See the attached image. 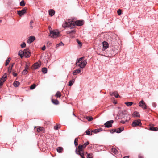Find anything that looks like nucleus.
Returning a JSON list of instances; mask_svg holds the SVG:
<instances>
[{
  "label": "nucleus",
  "mask_w": 158,
  "mask_h": 158,
  "mask_svg": "<svg viewBox=\"0 0 158 158\" xmlns=\"http://www.w3.org/2000/svg\"><path fill=\"white\" fill-rule=\"evenodd\" d=\"M43 129H44V128L43 127H40L37 128V131L38 132H39L41 131H42L43 130Z\"/></svg>",
  "instance_id": "34"
},
{
  "label": "nucleus",
  "mask_w": 158,
  "mask_h": 158,
  "mask_svg": "<svg viewBox=\"0 0 158 158\" xmlns=\"http://www.w3.org/2000/svg\"><path fill=\"white\" fill-rule=\"evenodd\" d=\"M36 127H35V128Z\"/></svg>",
  "instance_id": "63"
},
{
  "label": "nucleus",
  "mask_w": 158,
  "mask_h": 158,
  "mask_svg": "<svg viewBox=\"0 0 158 158\" xmlns=\"http://www.w3.org/2000/svg\"><path fill=\"white\" fill-rule=\"evenodd\" d=\"M64 45V44L62 42H61L59 43V44H57L56 45V47H58L59 46H62L63 45Z\"/></svg>",
  "instance_id": "39"
},
{
  "label": "nucleus",
  "mask_w": 158,
  "mask_h": 158,
  "mask_svg": "<svg viewBox=\"0 0 158 158\" xmlns=\"http://www.w3.org/2000/svg\"><path fill=\"white\" fill-rule=\"evenodd\" d=\"M20 6H24L25 5V3L24 0H22L20 3Z\"/></svg>",
  "instance_id": "35"
},
{
  "label": "nucleus",
  "mask_w": 158,
  "mask_h": 158,
  "mask_svg": "<svg viewBox=\"0 0 158 158\" xmlns=\"http://www.w3.org/2000/svg\"><path fill=\"white\" fill-rule=\"evenodd\" d=\"M74 81H73V80H72L70 81L69 82V86H71L73 84Z\"/></svg>",
  "instance_id": "38"
},
{
  "label": "nucleus",
  "mask_w": 158,
  "mask_h": 158,
  "mask_svg": "<svg viewBox=\"0 0 158 158\" xmlns=\"http://www.w3.org/2000/svg\"><path fill=\"white\" fill-rule=\"evenodd\" d=\"M84 57H83L77 60L76 63V65L78 66L81 68H84L87 64V62L86 60H84Z\"/></svg>",
  "instance_id": "3"
},
{
  "label": "nucleus",
  "mask_w": 158,
  "mask_h": 158,
  "mask_svg": "<svg viewBox=\"0 0 158 158\" xmlns=\"http://www.w3.org/2000/svg\"><path fill=\"white\" fill-rule=\"evenodd\" d=\"M114 95L115 96V97L116 98H121L120 96L118 95V92L116 91V93H115Z\"/></svg>",
  "instance_id": "37"
},
{
  "label": "nucleus",
  "mask_w": 158,
  "mask_h": 158,
  "mask_svg": "<svg viewBox=\"0 0 158 158\" xmlns=\"http://www.w3.org/2000/svg\"><path fill=\"white\" fill-rule=\"evenodd\" d=\"M86 118L89 121H91L93 119L92 116H87Z\"/></svg>",
  "instance_id": "31"
},
{
  "label": "nucleus",
  "mask_w": 158,
  "mask_h": 158,
  "mask_svg": "<svg viewBox=\"0 0 158 158\" xmlns=\"http://www.w3.org/2000/svg\"><path fill=\"white\" fill-rule=\"evenodd\" d=\"M61 96V94L59 91H57L55 95V97L57 98H60Z\"/></svg>",
  "instance_id": "19"
},
{
  "label": "nucleus",
  "mask_w": 158,
  "mask_h": 158,
  "mask_svg": "<svg viewBox=\"0 0 158 158\" xmlns=\"http://www.w3.org/2000/svg\"><path fill=\"white\" fill-rule=\"evenodd\" d=\"M115 93H116V91H114V92H110V94L111 95H114V94Z\"/></svg>",
  "instance_id": "44"
},
{
  "label": "nucleus",
  "mask_w": 158,
  "mask_h": 158,
  "mask_svg": "<svg viewBox=\"0 0 158 158\" xmlns=\"http://www.w3.org/2000/svg\"><path fill=\"white\" fill-rule=\"evenodd\" d=\"M58 125H56L55 126H54V129L56 130H57L58 129Z\"/></svg>",
  "instance_id": "45"
},
{
  "label": "nucleus",
  "mask_w": 158,
  "mask_h": 158,
  "mask_svg": "<svg viewBox=\"0 0 158 158\" xmlns=\"http://www.w3.org/2000/svg\"><path fill=\"white\" fill-rule=\"evenodd\" d=\"M33 23V21L32 20H31L30 22V25H31Z\"/></svg>",
  "instance_id": "49"
},
{
  "label": "nucleus",
  "mask_w": 158,
  "mask_h": 158,
  "mask_svg": "<svg viewBox=\"0 0 158 158\" xmlns=\"http://www.w3.org/2000/svg\"><path fill=\"white\" fill-rule=\"evenodd\" d=\"M85 135V134H83V135Z\"/></svg>",
  "instance_id": "59"
},
{
  "label": "nucleus",
  "mask_w": 158,
  "mask_h": 158,
  "mask_svg": "<svg viewBox=\"0 0 158 158\" xmlns=\"http://www.w3.org/2000/svg\"><path fill=\"white\" fill-rule=\"evenodd\" d=\"M142 124L140 120H135L134 121L132 124L133 127H135L136 126H140Z\"/></svg>",
  "instance_id": "5"
},
{
  "label": "nucleus",
  "mask_w": 158,
  "mask_h": 158,
  "mask_svg": "<svg viewBox=\"0 0 158 158\" xmlns=\"http://www.w3.org/2000/svg\"><path fill=\"white\" fill-rule=\"evenodd\" d=\"M0 22H1V21L0 20Z\"/></svg>",
  "instance_id": "60"
},
{
  "label": "nucleus",
  "mask_w": 158,
  "mask_h": 158,
  "mask_svg": "<svg viewBox=\"0 0 158 158\" xmlns=\"http://www.w3.org/2000/svg\"><path fill=\"white\" fill-rule=\"evenodd\" d=\"M42 71L43 73L45 74L47 73V69L46 68H43L42 69Z\"/></svg>",
  "instance_id": "27"
},
{
  "label": "nucleus",
  "mask_w": 158,
  "mask_h": 158,
  "mask_svg": "<svg viewBox=\"0 0 158 158\" xmlns=\"http://www.w3.org/2000/svg\"><path fill=\"white\" fill-rule=\"evenodd\" d=\"M103 48L102 49V51H104L108 47V44L107 42L104 41L102 42Z\"/></svg>",
  "instance_id": "10"
},
{
  "label": "nucleus",
  "mask_w": 158,
  "mask_h": 158,
  "mask_svg": "<svg viewBox=\"0 0 158 158\" xmlns=\"http://www.w3.org/2000/svg\"><path fill=\"white\" fill-rule=\"evenodd\" d=\"M123 127H122L121 128L115 129L114 131H113V132H112V133H113L114 132H115L117 133H120L123 130Z\"/></svg>",
  "instance_id": "12"
},
{
  "label": "nucleus",
  "mask_w": 158,
  "mask_h": 158,
  "mask_svg": "<svg viewBox=\"0 0 158 158\" xmlns=\"http://www.w3.org/2000/svg\"><path fill=\"white\" fill-rule=\"evenodd\" d=\"M87 158H93L92 154H88L87 155Z\"/></svg>",
  "instance_id": "40"
},
{
  "label": "nucleus",
  "mask_w": 158,
  "mask_h": 158,
  "mask_svg": "<svg viewBox=\"0 0 158 158\" xmlns=\"http://www.w3.org/2000/svg\"><path fill=\"white\" fill-rule=\"evenodd\" d=\"M125 103L127 106H130L132 105L133 102H126Z\"/></svg>",
  "instance_id": "26"
},
{
  "label": "nucleus",
  "mask_w": 158,
  "mask_h": 158,
  "mask_svg": "<svg viewBox=\"0 0 158 158\" xmlns=\"http://www.w3.org/2000/svg\"><path fill=\"white\" fill-rule=\"evenodd\" d=\"M133 116L138 117L139 116V113L138 112H135L133 113Z\"/></svg>",
  "instance_id": "32"
},
{
  "label": "nucleus",
  "mask_w": 158,
  "mask_h": 158,
  "mask_svg": "<svg viewBox=\"0 0 158 158\" xmlns=\"http://www.w3.org/2000/svg\"><path fill=\"white\" fill-rule=\"evenodd\" d=\"M115 104H116V102H115Z\"/></svg>",
  "instance_id": "61"
},
{
  "label": "nucleus",
  "mask_w": 158,
  "mask_h": 158,
  "mask_svg": "<svg viewBox=\"0 0 158 158\" xmlns=\"http://www.w3.org/2000/svg\"><path fill=\"white\" fill-rule=\"evenodd\" d=\"M113 41H112L111 42V44H114L113 43Z\"/></svg>",
  "instance_id": "56"
},
{
  "label": "nucleus",
  "mask_w": 158,
  "mask_h": 158,
  "mask_svg": "<svg viewBox=\"0 0 158 158\" xmlns=\"http://www.w3.org/2000/svg\"><path fill=\"white\" fill-rule=\"evenodd\" d=\"M78 138H76L75 139L74 141V143L76 146L78 145Z\"/></svg>",
  "instance_id": "33"
},
{
  "label": "nucleus",
  "mask_w": 158,
  "mask_h": 158,
  "mask_svg": "<svg viewBox=\"0 0 158 158\" xmlns=\"http://www.w3.org/2000/svg\"><path fill=\"white\" fill-rule=\"evenodd\" d=\"M14 63L12 64L11 66H10L8 67V72L9 73H10L11 72V70L12 69L13 66V65L14 64Z\"/></svg>",
  "instance_id": "24"
},
{
  "label": "nucleus",
  "mask_w": 158,
  "mask_h": 158,
  "mask_svg": "<svg viewBox=\"0 0 158 158\" xmlns=\"http://www.w3.org/2000/svg\"><path fill=\"white\" fill-rule=\"evenodd\" d=\"M19 83L18 81H15L13 83V85L15 87L18 86L19 85Z\"/></svg>",
  "instance_id": "25"
},
{
  "label": "nucleus",
  "mask_w": 158,
  "mask_h": 158,
  "mask_svg": "<svg viewBox=\"0 0 158 158\" xmlns=\"http://www.w3.org/2000/svg\"><path fill=\"white\" fill-rule=\"evenodd\" d=\"M40 64L36 62L33 65V68L34 69H36L39 68L40 66Z\"/></svg>",
  "instance_id": "14"
},
{
  "label": "nucleus",
  "mask_w": 158,
  "mask_h": 158,
  "mask_svg": "<svg viewBox=\"0 0 158 158\" xmlns=\"http://www.w3.org/2000/svg\"><path fill=\"white\" fill-rule=\"evenodd\" d=\"M27 9L26 7L23 8L21 10L18 11L17 12L18 14L20 16L23 15L25 13H26Z\"/></svg>",
  "instance_id": "6"
},
{
  "label": "nucleus",
  "mask_w": 158,
  "mask_h": 158,
  "mask_svg": "<svg viewBox=\"0 0 158 158\" xmlns=\"http://www.w3.org/2000/svg\"><path fill=\"white\" fill-rule=\"evenodd\" d=\"M120 123L123 124H124L125 123V122L124 121H121Z\"/></svg>",
  "instance_id": "51"
},
{
  "label": "nucleus",
  "mask_w": 158,
  "mask_h": 158,
  "mask_svg": "<svg viewBox=\"0 0 158 158\" xmlns=\"http://www.w3.org/2000/svg\"><path fill=\"white\" fill-rule=\"evenodd\" d=\"M86 134L89 135H92V131L90 130L89 129L86 130L85 131Z\"/></svg>",
  "instance_id": "18"
},
{
  "label": "nucleus",
  "mask_w": 158,
  "mask_h": 158,
  "mask_svg": "<svg viewBox=\"0 0 158 158\" xmlns=\"http://www.w3.org/2000/svg\"><path fill=\"white\" fill-rule=\"evenodd\" d=\"M81 70V68H79L75 70H74L73 72V74L74 75H76L77 73H80Z\"/></svg>",
  "instance_id": "15"
},
{
  "label": "nucleus",
  "mask_w": 158,
  "mask_h": 158,
  "mask_svg": "<svg viewBox=\"0 0 158 158\" xmlns=\"http://www.w3.org/2000/svg\"><path fill=\"white\" fill-rule=\"evenodd\" d=\"M26 44L24 42H23L21 45V47L22 48H24L26 47Z\"/></svg>",
  "instance_id": "42"
},
{
  "label": "nucleus",
  "mask_w": 158,
  "mask_h": 158,
  "mask_svg": "<svg viewBox=\"0 0 158 158\" xmlns=\"http://www.w3.org/2000/svg\"><path fill=\"white\" fill-rule=\"evenodd\" d=\"M36 87V85L35 84H33L30 87V89H33Z\"/></svg>",
  "instance_id": "36"
},
{
  "label": "nucleus",
  "mask_w": 158,
  "mask_h": 158,
  "mask_svg": "<svg viewBox=\"0 0 158 158\" xmlns=\"http://www.w3.org/2000/svg\"><path fill=\"white\" fill-rule=\"evenodd\" d=\"M73 115H74V116H75V115L74 114V113L73 112Z\"/></svg>",
  "instance_id": "58"
},
{
  "label": "nucleus",
  "mask_w": 158,
  "mask_h": 158,
  "mask_svg": "<svg viewBox=\"0 0 158 158\" xmlns=\"http://www.w3.org/2000/svg\"><path fill=\"white\" fill-rule=\"evenodd\" d=\"M19 53L20 57L22 58L24 55L23 52L22 51H19Z\"/></svg>",
  "instance_id": "29"
},
{
  "label": "nucleus",
  "mask_w": 158,
  "mask_h": 158,
  "mask_svg": "<svg viewBox=\"0 0 158 158\" xmlns=\"http://www.w3.org/2000/svg\"><path fill=\"white\" fill-rule=\"evenodd\" d=\"M115 104H116V102H115Z\"/></svg>",
  "instance_id": "62"
},
{
  "label": "nucleus",
  "mask_w": 158,
  "mask_h": 158,
  "mask_svg": "<svg viewBox=\"0 0 158 158\" xmlns=\"http://www.w3.org/2000/svg\"><path fill=\"white\" fill-rule=\"evenodd\" d=\"M46 47L45 45H44L43 47L42 48V50L44 51Z\"/></svg>",
  "instance_id": "46"
},
{
  "label": "nucleus",
  "mask_w": 158,
  "mask_h": 158,
  "mask_svg": "<svg viewBox=\"0 0 158 158\" xmlns=\"http://www.w3.org/2000/svg\"><path fill=\"white\" fill-rule=\"evenodd\" d=\"M30 27L31 29H32L33 27L32 26V24L30 25Z\"/></svg>",
  "instance_id": "52"
},
{
  "label": "nucleus",
  "mask_w": 158,
  "mask_h": 158,
  "mask_svg": "<svg viewBox=\"0 0 158 158\" xmlns=\"http://www.w3.org/2000/svg\"><path fill=\"white\" fill-rule=\"evenodd\" d=\"M139 158H143V157L142 156H139Z\"/></svg>",
  "instance_id": "53"
},
{
  "label": "nucleus",
  "mask_w": 158,
  "mask_h": 158,
  "mask_svg": "<svg viewBox=\"0 0 158 158\" xmlns=\"http://www.w3.org/2000/svg\"><path fill=\"white\" fill-rule=\"evenodd\" d=\"M49 36L53 38L58 37L60 36L59 31L56 30L50 31V33Z\"/></svg>",
  "instance_id": "4"
},
{
  "label": "nucleus",
  "mask_w": 158,
  "mask_h": 158,
  "mask_svg": "<svg viewBox=\"0 0 158 158\" xmlns=\"http://www.w3.org/2000/svg\"><path fill=\"white\" fill-rule=\"evenodd\" d=\"M48 12L49 15L51 16H53L55 13V11L52 9L49 10Z\"/></svg>",
  "instance_id": "17"
},
{
  "label": "nucleus",
  "mask_w": 158,
  "mask_h": 158,
  "mask_svg": "<svg viewBox=\"0 0 158 158\" xmlns=\"http://www.w3.org/2000/svg\"><path fill=\"white\" fill-rule=\"evenodd\" d=\"M102 129L101 128L96 129L93 130H92V132H93L94 133H96L102 131Z\"/></svg>",
  "instance_id": "16"
},
{
  "label": "nucleus",
  "mask_w": 158,
  "mask_h": 158,
  "mask_svg": "<svg viewBox=\"0 0 158 158\" xmlns=\"http://www.w3.org/2000/svg\"><path fill=\"white\" fill-rule=\"evenodd\" d=\"M63 150V148L61 147H58L57 148V151L59 153L61 152Z\"/></svg>",
  "instance_id": "23"
},
{
  "label": "nucleus",
  "mask_w": 158,
  "mask_h": 158,
  "mask_svg": "<svg viewBox=\"0 0 158 158\" xmlns=\"http://www.w3.org/2000/svg\"><path fill=\"white\" fill-rule=\"evenodd\" d=\"M158 128L157 127H155L152 126H151L150 127V130L153 131H157Z\"/></svg>",
  "instance_id": "20"
},
{
  "label": "nucleus",
  "mask_w": 158,
  "mask_h": 158,
  "mask_svg": "<svg viewBox=\"0 0 158 158\" xmlns=\"http://www.w3.org/2000/svg\"><path fill=\"white\" fill-rule=\"evenodd\" d=\"M11 60V58L10 57L8 58L6 61L5 65H7Z\"/></svg>",
  "instance_id": "28"
},
{
  "label": "nucleus",
  "mask_w": 158,
  "mask_h": 158,
  "mask_svg": "<svg viewBox=\"0 0 158 158\" xmlns=\"http://www.w3.org/2000/svg\"><path fill=\"white\" fill-rule=\"evenodd\" d=\"M24 55L26 57H28L30 56V53L29 52V50L28 49H24Z\"/></svg>",
  "instance_id": "9"
},
{
  "label": "nucleus",
  "mask_w": 158,
  "mask_h": 158,
  "mask_svg": "<svg viewBox=\"0 0 158 158\" xmlns=\"http://www.w3.org/2000/svg\"><path fill=\"white\" fill-rule=\"evenodd\" d=\"M124 158H129V157L128 156H126L124 157Z\"/></svg>",
  "instance_id": "55"
},
{
  "label": "nucleus",
  "mask_w": 158,
  "mask_h": 158,
  "mask_svg": "<svg viewBox=\"0 0 158 158\" xmlns=\"http://www.w3.org/2000/svg\"><path fill=\"white\" fill-rule=\"evenodd\" d=\"M122 13L121 10L120 9H119L117 11V13L118 15H121Z\"/></svg>",
  "instance_id": "43"
},
{
  "label": "nucleus",
  "mask_w": 158,
  "mask_h": 158,
  "mask_svg": "<svg viewBox=\"0 0 158 158\" xmlns=\"http://www.w3.org/2000/svg\"><path fill=\"white\" fill-rule=\"evenodd\" d=\"M83 24L84 22L82 20H77L74 22L73 20L69 19L65 21V23L62 25V26L64 28L69 27L72 28H74L75 26H81Z\"/></svg>",
  "instance_id": "1"
},
{
  "label": "nucleus",
  "mask_w": 158,
  "mask_h": 158,
  "mask_svg": "<svg viewBox=\"0 0 158 158\" xmlns=\"http://www.w3.org/2000/svg\"><path fill=\"white\" fill-rule=\"evenodd\" d=\"M48 28H49V31H52L51 30V27L50 26H48Z\"/></svg>",
  "instance_id": "50"
},
{
  "label": "nucleus",
  "mask_w": 158,
  "mask_h": 158,
  "mask_svg": "<svg viewBox=\"0 0 158 158\" xmlns=\"http://www.w3.org/2000/svg\"><path fill=\"white\" fill-rule=\"evenodd\" d=\"M52 102L55 104L57 105L59 104V101L57 99H52Z\"/></svg>",
  "instance_id": "22"
},
{
  "label": "nucleus",
  "mask_w": 158,
  "mask_h": 158,
  "mask_svg": "<svg viewBox=\"0 0 158 158\" xmlns=\"http://www.w3.org/2000/svg\"><path fill=\"white\" fill-rule=\"evenodd\" d=\"M28 69V66L27 65H26L25 67V69L22 72L23 75H25L28 73L27 69Z\"/></svg>",
  "instance_id": "11"
},
{
  "label": "nucleus",
  "mask_w": 158,
  "mask_h": 158,
  "mask_svg": "<svg viewBox=\"0 0 158 158\" xmlns=\"http://www.w3.org/2000/svg\"><path fill=\"white\" fill-rule=\"evenodd\" d=\"M35 38L34 36H31L29 37V39L27 40V43H31L35 40Z\"/></svg>",
  "instance_id": "13"
},
{
  "label": "nucleus",
  "mask_w": 158,
  "mask_h": 158,
  "mask_svg": "<svg viewBox=\"0 0 158 158\" xmlns=\"http://www.w3.org/2000/svg\"><path fill=\"white\" fill-rule=\"evenodd\" d=\"M152 106H153V107H155L156 106V104L155 103H152Z\"/></svg>",
  "instance_id": "47"
},
{
  "label": "nucleus",
  "mask_w": 158,
  "mask_h": 158,
  "mask_svg": "<svg viewBox=\"0 0 158 158\" xmlns=\"http://www.w3.org/2000/svg\"><path fill=\"white\" fill-rule=\"evenodd\" d=\"M113 123V120H110L106 122L105 124V127L107 128H110L112 126V124Z\"/></svg>",
  "instance_id": "8"
},
{
  "label": "nucleus",
  "mask_w": 158,
  "mask_h": 158,
  "mask_svg": "<svg viewBox=\"0 0 158 158\" xmlns=\"http://www.w3.org/2000/svg\"><path fill=\"white\" fill-rule=\"evenodd\" d=\"M75 31L74 30H72L71 31H68L66 32V33L67 34H71L73 33H75Z\"/></svg>",
  "instance_id": "30"
},
{
  "label": "nucleus",
  "mask_w": 158,
  "mask_h": 158,
  "mask_svg": "<svg viewBox=\"0 0 158 158\" xmlns=\"http://www.w3.org/2000/svg\"><path fill=\"white\" fill-rule=\"evenodd\" d=\"M48 44H50V43H49V42L48 43Z\"/></svg>",
  "instance_id": "57"
},
{
  "label": "nucleus",
  "mask_w": 158,
  "mask_h": 158,
  "mask_svg": "<svg viewBox=\"0 0 158 158\" xmlns=\"http://www.w3.org/2000/svg\"><path fill=\"white\" fill-rule=\"evenodd\" d=\"M77 43H78V44L81 46H81H82V43L81 42H80L79 41V40H78V39H77Z\"/></svg>",
  "instance_id": "41"
},
{
  "label": "nucleus",
  "mask_w": 158,
  "mask_h": 158,
  "mask_svg": "<svg viewBox=\"0 0 158 158\" xmlns=\"http://www.w3.org/2000/svg\"><path fill=\"white\" fill-rule=\"evenodd\" d=\"M115 129H112L111 131H110V132L112 133V132H113L114 131Z\"/></svg>",
  "instance_id": "54"
},
{
  "label": "nucleus",
  "mask_w": 158,
  "mask_h": 158,
  "mask_svg": "<svg viewBox=\"0 0 158 158\" xmlns=\"http://www.w3.org/2000/svg\"><path fill=\"white\" fill-rule=\"evenodd\" d=\"M111 152L115 154H116L118 152L116 149L114 148H111Z\"/></svg>",
  "instance_id": "21"
},
{
  "label": "nucleus",
  "mask_w": 158,
  "mask_h": 158,
  "mask_svg": "<svg viewBox=\"0 0 158 158\" xmlns=\"http://www.w3.org/2000/svg\"><path fill=\"white\" fill-rule=\"evenodd\" d=\"M13 75L15 77H16L17 76V73H13Z\"/></svg>",
  "instance_id": "48"
},
{
  "label": "nucleus",
  "mask_w": 158,
  "mask_h": 158,
  "mask_svg": "<svg viewBox=\"0 0 158 158\" xmlns=\"http://www.w3.org/2000/svg\"><path fill=\"white\" fill-rule=\"evenodd\" d=\"M139 106L144 109H147V106L143 100H142L139 103Z\"/></svg>",
  "instance_id": "7"
},
{
  "label": "nucleus",
  "mask_w": 158,
  "mask_h": 158,
  "mask_svg": "<svg viewBox=\"0 0 158 158\" xmlns=\"http://www.w3.org/2000/svg\"><path fill=\"white\" fill-rule=\"evenodd\" d=\"M89 144V142H85L83 145L80 144L78 148L75 150V152L77 154L79 155L82 158H85L84 156V152L83 150L86 147V146Z\"/></svg>",
  "instance_id": "2"
}]
</instances>
